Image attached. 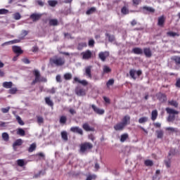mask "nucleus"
I'll use <instances>...</instances> for the list:
<instances>
[{"mask_svg":"<svg viewBox=\"0 0 180 180\" xmlns=\"http://www.w3.org/2000/svg\"><path fill=\"white\" fill-rule=\"evenodd\" d=\"M33 74L35 78L31 83V85H36L37 82H47V78L41 77L39 70H34Z\"/></svg>","mask_w":180,"mask_h":180,"instance_id":"f257e3e1","label":"nucleus"},{"mask_svg":"<svg viewBox=\"0 0 180 180\" xmlns=\"http://www.w3.org/2000/svg\"><path fill=\"white\" fill-rule=\"evenodd\" d=\"M167 113L169 115L167 117V121L168 122H174L175 120V115H179V112L176 111L172 108H166L165 109Z\"/></svg>","mask_w":180,"mask_h":180,"instance_id":"f03ea898","label":"nucleus"},{"mask_svg":"<svg viewBox=\"0 0 180 180\" xmlns=\"http://www.w3.org/2000/svg\"><path fill=\"white\" fill-rule=\"evenodd\" d=\"M50 63L51 65H54L57 67H61V65L65 64V60L62 58H53L50 59Z\"/></svg>","mask_w":180,"mask_h":180,"instance_id":"7ed1b4c3","label":"nucleus"},{"mask_svg":"<svg viewBox=\"0 0 180 180\" xmlns=\"http://www.w3.org/2000/svg\"><path fill=\"white\" fill-rule=\"evenodd\" d=\"M94 148V145L89 142H86L80 146V152L84 153H88L89 150H91V148Z\"/></svg>","mask_w":180,"mask_h":180,"instance_id":"20e7f679","label":"nucleus"},{"mask_svg":"<svg viewBox=\"0 0 180 180\" xmlns=\"http://www.w3.org/2000/svg\"><path fill=\"white\" fill-rule=\"evenodd\" d=\"M172 155H174V153H172V150H169L167 158L165 160V164L167 168H171Z\"/></svg>","mask_w":180,"mask_h":180,"instance_id":"39448f33","label":"nucleus"},{"mask_svg":"<svg viewBox=\"0 0 180 180\" xmlns=\"http://www.w3.org/2000/svg\"><path fill=\"white\" fill-rule=\"evenodd\" d=\"M75 92L77 96H85L86 95V92L85 89H82V87L77 86L75 88Z\"/></svg>","mask_w":180,"mask_h":180,"instance_id":"423d86ee","label":"nucleus"},{"mask_svg":"<svg viewBox=\"0 0 180 180\" xmlns=\"http://www.w3.org/2000/svg\"><path fill=\"white\" fill-rule=\"evenodd\" d=\"M83 60H89L92 57V51L86 50L81 53Z\"/></svg>","mask_w":180,"mask_h":180,"instance_id":"0eeeda50","label":"nucleus"},{"mask_svg":"<svg viewBox=\"0 0 180 180\" xmlns=\"http://www.w3.org/2000/svg\"><path fill=\"white\" fill-rule=\"evenodd\" d=\"M109 56V51L100 52L98 53V58L102 61H106V58Z\"/></svg>","mask_w":180,"mask_h":180,"instance_id":"6e6552de","label":"nucleus"},{"mask_svg":"<svg viewBox=\"0 0 180 180\" xmlns=\"http://www.w3.org/2000/svg\"><path fill=\"white\" fill-rule=\"evenodd\" d=\"M91 108L97 115H103L105 113V110L101 109L94 104L91 105Z\"/></svg>","mask_w":180,"mask_h":180,"instance_id":"1a4fd4ad","label":"nucleus"},{"mask_svg":"<svg viewBox=\"0 0 180 180\" xmlns=\"http://www.w3.org/2000/svg\"><path fill=\"white\" fill-rule=\"evenodd\" d=\"M91 108L97 115H103L105 113V110L101 109L94 104L91 105Z\"/></svg>","mask_w":180,"mask_h":180,"instance_id":"9d476101","label":"nucleus"},{"mask_svg":"<svg viewBox=\"0 0 180 180\" xmlns=\"http://www.w3.org/2000/svg\"><path fill=\"white\" fill-rule=\"evenodd\" d=\"M70 131H72V133H77V134H80L81 136L84 134L82 129L79 128V127H72L70 128Z\"/></svg>","mask_w":180,"mask_h":180,"instance_id":"9b49d317","label":"nucleus"},{"mask_svg":"<svg viewBox=\"0 0 180 180\" xmlns=\"http://www.w3.org/2000/svg\"><path fill=\"white\" fill-rule=\"evenodd\" d=\"M124 127H126L124 124H123L122 122H119L114 126V129L115 131H122Z\"/></svg>","mask_w":180,"mask_h":180,"instance_id":"f8f14e48","label":"nucleus"},{"mask_svg":"<svg viewBox=\"0 0 180 180\" xmlns=\"http://www.w3.org/2000/svg\"><path fill=\"white\" fill-rule=\"evenodd\" d=\"M30 19L33 20V22H37V20H40V18H41V14L40 13H32L30 16Z\"/></svg>","mask_w":180,"mask_h":180,"instance_id":"ddd939ff","label":"nucleus"},{"mask_svg":"<svg viewBox=\"0 0 180 180\" xmlns=\"http://www.w3.org/2000/svg\"><path fill=\"white\" fill-rule=\"evenodd\" d=\"M144 55L148 58H150L153 56V53L151 52V49L150 48H144L143 50Z\"/></svg>","mask_w":180,"mask_h":180,"instance_id":"4468645a","label":"nucleus"},{"mask_svg":"<svg viewBox=\"0 0 180 180\" xmlns=\"http://www.w3.org/2000/svg\"><path fill=\"white\" fill-rule=\"evenodd\" d=\"M13 51L15 53V54H17L18 56H20V54L23 53V51L22 50L20 46H13Z\"/></svg>","mask_w":180,"mask_h":180,"instance_id":"2eb2a0df","label":"nucleus"},{"mask_svg":"<svg viewBox=\"0 0 180 180\" xmlns=\"http://www.w3.org/2000/svg\"><path fill=\"white\" fill-rule=\"evenodd\" d=\"M158 99L162 103L164 102H166L167 101V96L164 94L159 93L157 95Z\"/></svg>","mask_w":180,"mask_h":180,"instance_id":"dca6fc26","label":"nucleus"},{"mask_svg":"<svg viewBox=\"0 0 180 180\" xmlns=\"http://www.w3.org/2000/svg\"><path fill=\"white\" fill-rule=\"evenodd\" d=\"M125 127L127 126V124H130V116L129 115H125L122 118V121L121 122Z\"/></svg>","mask_w":180,"mask_h":180,"instance_id":"f3484780","label":"nucleus"},{"mask_svg":"<svg viewBox=\"0 0 180 180\" xmlns=\"http://www.w3.org/2000/svg\"><path fill=\"white\" fill-rule=\"evenodd\" d=\"M82 127L85 131H95V128L91 127L88 123H84Z\"/></svg>","mask_w":180,"mask_h":180,"instance_id":"a211bd4d","label":"nucleus"},{"mask_svg":"<svg viewBox=\"0 0 180 180\" xmlns=\"http://www.w3.org/2000/svg\"><path fill=\"white\" fill-rule=\"evenodd\" d=\"M134 54L141 55L143 53V50L141 48L136 47L132 49Z\"/></svg>","mask_w":180,"mask_h":180,"instance_id":"6ab92c4d","label":"nucleus"},{"mask_svg":"<svg viewBox=\"0 0 180 180\" xmlns=\"http://www.w3.org/2000/svg\"><path fill=\"white\" fill-rule=\"evenodd\" d=\"M92 69V66H88L85 68V74L86 77L89 78H92V75L91 74V70Z\"/></svg>","mask_w":180,"mask_h":180,"instance_id":"aec40b11","label":"nucleus"},{"mask_svg":"<svg viewBox=\"0 0 180 180\" xmlns=\"http://www.w3.org/2000/svg\"><path fill=\"white\" fill-rule=\"evenodd\" d=\"M3 86L6 89H9L13 86V83L12 82H4L3 83Z\"/></svg>","mask_w":180,"mask_h":180,"instance_id":"412c9836","label":"nucleus"},{"mask_svg":"<svg viewBox=\"0 0 180 180\" xmlns=\"http://www.w3.org/2000/svg\"><path fill=\"white\" fill-rule=\"evenodd\" d=\"M15 43H20V39H14L12 41H9L2 44L1 46L4 47V46H6L7 44H15Z\"/></svg>","mask_w":180,"mask_h":180,"instance_id":"4be33fe9","label":"nucleus"},{"mask_svg":"<svg viewBox=\"0 0 180 180\" xmlns=\"http://www.w3.org/2000/svg\"><path fill=\"white\" fill-rule=\"evenodd\" d=\"M165 22V18H164V15H162L158 18V26H164Z\"/></svg>","mask_w":180,"mask_h":180,"instance_id":"5701e85b","label":"nucleus"},{"mask_svg":"<svg viewBox=\"0 0 180 180\" xmlns=\"http://www.w3.org/2000/svg\"><path fill=\"white\" fill-rule=\"evenodd\" d=\"M158 117V111H157V110H153L151 113V120L154 122V120H155Z\"/></svg>","mask_w":180,"mask_h":180,"instance_id":"b1692460","label":"nucleus"},{"mask_svg":"<svg viewBox=\"0 0 180 180\" xmlns=\"http://www.w3.org/2000/svg\"><path fill=\"white\" fill-rule=\"evenodd\" d=\"M61 138L64 141H68V134L65 131L61 132Z\"/></svg>","mask_w":180,"mask_h":180,"instance_id":"393cba45","label":"nucleus"},{"mask_svg":"<svg viewBox=\"0 0 180 180\" xmlns=\"http://www.w3.org/2000/svg\"><path fill=\"white\" fill-rule=\"evenodd\" d=\"M22 139H17L13 143V148L15 150L16 146H22Z\"/></svg>","mask_w":180,"mask_h":180,"instance_id":"a878e982","label":"nucleus"},{"mask_svg":"<svg viewBox=\"0 0 180 180\" xmlns=\"http://www.w3.org/2000/svg\"><path fill=\"white\" fill-rule=\"evenodd\" d=\"M143 11H147V12H150V13H154V12H155V9L152 7H148L147 6H143Z\"/></svg>","mask_w":180,"mask_h":180,"instance_id":"bb28decb","label":"nucleus"},{"mask_svg":"<svg viewBox=\"0 0 180 180\" xmlns=\"http://www.w3.org/2000/svg\"><path fill=\"white\" fill-rule=\"evenodd\" d=\"M50 26H57L58 25V20L57 19H51L49 20Z\"/></svg>","mask_w":180,"mask_h":180,"instance_id":"cd10ccee","label":"nucleus"},{"mask_svg":"<svg viewBox=\"0 0 180 180\" xmlns=\"http://www.w3.org/2000/svg\"><path fill=\"white\" fill-rule=\"evenodd\" d=\"M17 134L18 136H23L26 134V132L23 130V129L22 128H18L17 129Z\"/></svg>","mask_w":180,"mask_h":180,"instance_id":"c85d7f7f","label":"nucleus"},{"mask_svg":"<svg viewBox=\"0 0 180 180\" xmlns=\"http://www.w3.org/2000/svg\"><path fill=\"white\" fill-rule=\"evenodd\" d=\"M1 137L4 141H9V134L6 132H4Z\"/></svg>","mask_w":180,"mask_h":180,"instance_id":"c756f323","label":"nucleus"},{"mask_svg":"<svg viewBox=\"0 0 180 180\" xmlns=\"http://www.w3.org/2000/svg\"><path fill=\"white\" fill-rule=\"evenodd\" d=\"M48 4L49 6H52L53 8H54V6H56V5L58 4V1H57V0H49L48 1Z\"/></svg>","mask_w":180,"mask_h":180,"instance_id":"7c9ffc66","label":"nucleus"},{"mask_svg":"<svg viewBox=\"0 0 180 180\" xmlns=\"http://www.w3.org/2000/svg\"><path fill=\"white\" fill-rule=\"evenodd\" d=\"M127 139H129V134H123L122 135H121V138H120L121 143H124V141L127 140Z\"/></svg>","mask_w":180,"mask_h":180,"instance_id":"2f4dec72","label":"nucleus"},{"mask_svg":"<svg viewBox=\"0 0 180 180\" xmlns=\"http://www.w3.org/2000/svg\"><path fill=\"white\" fill-rule=\"evenodd\" d=\"M103 71L104 74H109L110 71H112V69L109 68L108 65H104L103 68Z\"/></svg>","mask_w":180,"mask_h":180,"instance_id":"473e14b6","label":"nucleus"},{"mask_svg":"<svg viewBox=\"0 0 180 180\" xmlns=\"http://www.w3.org/2000/svg\"><path fill=\"white\" fill-rule=\"evenodd\" d=\"M147 122H148V117H142L139 120V123H140L141 124H143V123H146Z\"/></svg>","mask_w":180,"mask_h":180,"instance_id":"72a5a7b5","label":"nucleus"},{"mask_svg":"<svg viewBox=\"0 0 180 180\" xmlns=\"http://www.w3.org/2000/svg\"><path fill=\"white\" fill-rule=\"evenodd\" d=\"M169 105H170V106H174V108H178V102H176V101H168Z\"/></svg>","mask_w":180,"mask_h":180,"instance_id":"f704fd0d","label":"nucleus"},{"mask_svg":"<svg viewBox=\"0 0 180 180\" xmlns=\"http://www.w3.org/2000/svg\"><path fill=\"white\" fill-rule=\"evenodd\" d=\"M45 102L46 105H49V106H54V103L52 101H51L50 98L49 97L45 98Z\"/></svg>","mask_w":180,"mask_h":180,"instance_id":"c9c22d12","label":"nucleus"},{"mask_svg":"<svg viewBox=\"0 0 180 180\" xmlns=\"http://www.w3.org/2000/svg\"><path fill=\"white\" fill-rule=\"evenodd\" d=\"M37 122L38 124H41L44 123V118H43L41 116H37Z\"/></svg>","mask_w":180,"mask_h":180,"instance_id":"e433bc0d","label":"nucleus"},{"mask_svg":"<svg viewBox=\"0 0 180 180\" xmlns=\"http://www.w3.org/2000/svg\"><path fill=\"white\" fill-rule=\"evenodd\" d=\"M63 77L66 81H70L72 78V75L71 73H65Z\"/></svg>","mask_w":180,"mask_h":180,"instance_id":"4c0bfd02","label":"nucleus"},{"mask_svg":"<svg viewBox=\"0 0 180 180\" xmlns=\"http://www.w3.org/2000/svg\"><path fill=\"white\" fill-rule=\"evenodd\" d=\"M166 130L168 131H171L172 133H178L179 130L178 128H174V127H167Z\"/></svg>","mask_w":180,"mask_h":180,"instance_id":"58836bf2","label":"nucleus"},{"mask_svg":"<svg viewBox=\"0 0 180 180\" xmlns=\"http://www.w3.org/2000/svg\"><path fill=\"white\" fill-rule=\"evenodd\" d=\"M60 124H65L67 123V117L61 116L59 120Z\"/></svg>","mask_w":180,"mask_h":180,"instance_id":"ea45409f","label":"nucleus"},{"mask_svg":"<svg viewBox=\"0 0 180 180\" xmlns=\"http://www.w3.org/2000/svg\"><path fill=\"white\" fill-rule=\"evenodd\" d=\"M16 92H18V88L16 87H11L9 90H8V94H11V95H15V94H16Z\"/></svg>","mask_w":180,"mask_h":180,"instance_id":"a19ab883","label":"nucleus"},{"mask_svg":"<svg viewBox=\"0 0 180 180\" xmlns=\"http://www.w3.org/2000/svg\"><path fill=\"white\" fill-rule=\"evenodd\" d=\"M172 60H173V61L175 62L176 65H180V57L179 56H174Z\"/></svg>","mask_w":180,"mask_h":180,"instance_id":"79ce46f5","label":"nucleus"},{"mask_svg":"<svg viewBox=\"0 0 180 180\" xmlns=\"http://www.w3.org/2000/svg\"><path fill=\"white\" fill-rule=\"evenodd\" d=\"M96 8L95 7H91L89 10L86 11V15H91V13H94V12H96Z\"/></svg>","mask_w":180,"mask_h":180,"instance_id":"37998d69","label":"nucleus"},{"mask_svg":"<svg viewBox=\"0 0 180 180\" xmlns=\"http://www.w3.org/2000/svg\"><path fill=\"white\" fill-rule=\"evenodd\" d=\"M17 164L18 167H24L25 166V160L19 159L17 160Z\"/></svg>","mask_w":180,"mask_h":180,"instance_id":"c03bdc74","label":"nucleus"},{"mask_svg":"<svg viewBox=\"0 0 180 180\" xmlns=\"http://www.w3.org/2000/svg\"><path fill=\"white\" fill-rule=\"evenodd\" d=\"M84 47H86V42L79 43L77 46V50H82Z\"/></svg>","mask_w":180,"mask_h":180,"instance_id":"a18cd8bd","label":"nucleus"},{"mask_svg":"<svg viewBox=\"0 0 180 180\" xmlns=\"http://www.w3.org/2000/svg\"><path fill=\"white\" fill-rule=\"evenodd\" d=\"M36 150V145L35 143H32L30 145L28 151L29 153H33V151H34Z\"/></svg>","mask_w":180,"mask_h":180,"instance_id":"49530a36","label":"nucleus"},{"mask_svg":"<svg viewBox=\"0 0 180 180\" xmlns=\"http://www.w3.org/2000/svg\"><path fill=\"white\" fill-rule=\"evenodd\" d=\"M167 34V36H169V37H175V36H179V34L174 32H168Z\"/></svg>","mask_w":180,"mask_h":180,"instance_id":"de8ad7c7","label":"nucleus"},{"mask_svg":"<svg viewBox=\"0 0 180 180\" xmlns=\"http://www.w3.org/2000/svg\"><path fill=\"white\" fill-rule=\"evenodd\" d=\"M157 133V137L158 139H162V137H164V131H156Z\"/></svg>","mask_w":180,"mask_h":180,"instance_id":"09e8293b","label":"nucleus"},{"mask_svg":"<svg viewBox=\"0 0 180 180\" xmlns=\"http://www.w3.org/2000/svg\"><path fill=\"white\" fill-rule=\"evenodd\" d=\"M106 37L108 38V41L112 42V41H115V37L113 35H110L108 33L105 34Z\"/></svg>","mask_w":180,"mask_h":180,"instance_id":"8fccbe9b","label":"nucleus"},{"mask_svg":"<svg viewBox=\"0 0 180 180\" xmlns=\"http://www.w3.org/2000/svg\"><path fill=\"white\" fill-rule=\"evenodd\" d=\"M129 75L130 77H131V78H133V79H136V70H131L129 71Z\"/></svg>","mask_w":180,"mask_h":180,"instance_id":"3c124183","label":"nucleus"},{"mask_svg":"<svg viewBox=\"0 0 180 180\" xmlns=\"http://www.w3.org/2000/svg\"><path fill=\"white\" fill-rule=\"evenodd\" d=\"M121 12L123 15H127L129 14V8H127L126 6H124L122 9H121Z\"/></svg>","mask_w":180,"mask_h":180,"instance_id":"603ef678","label":"nucleus"},{"mask_svg":"<svg viewBox=\"0 0 180 180\" xmlns=\"http://www.w3.org/2000/svg\"><path fill=\"white\" fill-rule=\"evenodd\" d=\"M41 175H46V170L40 171L38 174L34 176V178H39Z\"/></svg>","mask_w":180,"mask_h":180,"instance_id":"864d4df0","label":"nucleus"},{"mask_svg":"<svg viewBox=\"0 0 180 180\" xmlns=\"http://www.w3.org/2000/svg\"><path fill=\"white\" fill-rule=\"evenodd\" d=\"M21 18H22V16L20 15V13H15L13 15V18H14L15 20H19Z\"/></svg>","mask_w":180,"mask_h":180,"instance_id":"5fc2aeb1","label":"nucleus"},{"mask_svg":"<svg viewBox=\"0 0 180 180\" xmlns=\"http://www.w3.org/2000/svg\"><path fill=\"white\" fill-rule=\"evenodd\" d=\"M153 164V163L150 160H147L145 161V165H146V167H152Z\"/></svg>","mask_w":180,"mask_h":180,"instance_id":"6e6d98bb","label":"nucleus"},{"mask_svg":"<svg viewBox=\"0 0 180 180\" xmlns=\"http://www.w3.org/2000/svg\"><path fill=\"white\" fill-rule=\"evenodd\" d=\"M28 34H29V32H27V30H22L21 32V35L22 36V37L21 38V40H23V39H25V37L27 36Z\"/></svg>","mask_w":180,"mask_h":180,"instance_id":"4d7b16f0","label":"nucleus"},{"mask_svg":"<svg viewBox=\"0 0 180 180\" xmlns=\"http://www.w3.org/2000/svg\"><path fill=\"white\" fill-rule=\"evenodd\" d=\"M113 84H115V80L112 79H110L108 80V82H107L106 85L108 87L110 86V85H113Z\"/></svg>","mask_w":180,"mask_h":180,"instance_id":"13d9d810","label":"nucleus"},{"mask_svg":"<svg viewBox=\"0 0 180 180\" xmlns=\"http://www.w3.org/2000/svg\"><path fill=\"white\" fill-rule=\"evenodd\" d=\"M19 124H20V126H23L25 124V122H23V120H22V118H20L19 116H18L16 117Z\"/></svg>","mask_w":180,"mask_h":180,"instance_id":"bf43d9fd","label":"nucleus"},{"mask_svg":"<svg viewBox=\"0 0 180 180\" xmlns=\"http://www.w3.org/2000/svg\"><path fill=\"white\" fill-rule=\"evenodd\" d=\"M92 179H96V175L93 174L88 176L86 180H92Z\"/></svg>","mask_w":180,"mask_h":180,"instance_id":"052dcab7","label":"nucleus"},{"mask_svg":"<svg viewBox=\"0 0 180 180\" xmlns=\"http://www.w3.org/2000/svg\"><path fill=\"white\" fill-rule=\"evenodd\" d=\"M10 109H11V107H7L6 108H1V112L3 113H8V112H9Z\"/></svg>","mask_w":180,"mask_h":180,"instance_id":"680f3d73","label":"nucleus"},{"mask_svg":"<svg viewBox=\"0 0 180 180\" xmlns=\"http://www.w3.org/2000/svg\"><path fill=\"white\" fill-rule=\"evenodd\" d=\"M6 13H8V10L5 8L0 9V15H6Z\"/></svg>","mask_w":180,"mask_h":180,"instance_id":"e2e57ef3","label":"nucleus"},{"mask_svg":"<svg viewBox=\"0 0 180 180\" xmlns=\"http://www.w3.org/2000/svg\"><path fill=\"white\" fill-rule=\"evenodd\" d=\"M95 44V41L94 39H90L89 41V46L90 47H94V45Z\"/></svg>","mask_w":180,"mask_h":180,"instance_id":"0e129e2a","label":"nucleus"},{"mask_svg":"<svg viewBox=\"0 0 180 180\" xmlns=\"http://www.w3.org/2000/svg\"><path fill=\"white\" fill-rule=\"evenodd\" d=\"M79 84L84 85V86H86V85H88V82L86 80H80Z\"/></svg>","mask_w":180,"mask_h":180,"instance_id":"69168bd1","label":"nucleus"},{"mask_svg":"<svg viewBox=\"0 0 180 180\" xmlns=\"http://www.w3.org/2000/svg\"><path fill=\"white\" fill-rule=\"evenodd\" d=\"M56 81L58 82H61V76L60 75H56Z\"/></svg>","mask_w":180,"mask_h":180,"instance_id":"338daca9","label":"nucleus"},{"mask_svg":"<svg viewBox=\"0 0 180 180\" xmlns=\"http://www.w3.org/2000/svg\"><path fill=\"white\" fill-rule=\"evenodd\" d=\"M176 86H177V88H180V79L176 80Z\"/></svg>","mask_w":180,"mask_h":180,"instance_id":"774afa93","label":"nucleus"}]
</instances>
